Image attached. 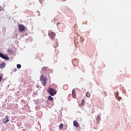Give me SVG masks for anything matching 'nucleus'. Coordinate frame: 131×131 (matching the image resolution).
<instances>
[{
	"label": "nucleus",
	"mask_w": 131,
	"mask_h": 131,
	"mask_svg": "<svg viewBox=\"0 0 131 131\" xmlns=\"http://www.w3.org/2000/svg\"><path fill=\"white\" fill-rule=\"evenodd\" d=\"M40 81H41V84L43 86H46L47 84V78L45 77V75H41L40 76Z\"/></svg>",
	"instance_id": "nucleus-1"
},
{
	"label": "nucleus",
	"mask_w": 131,
	"mask_h": 131,
	"mask_svg": "<svg viewBox=\"0 0 131 131\" xmlns=\"http://www.w3.org/2000/svg\"><path fill=\"white\" fill-rule=\"evenodd\" d=\"M48 93L51 95V96H55L57 93V92L55 89L50 88L48 90Z\"/></svg>",
	"instance_id": "nucleus-2"
},
{
	"label": "nucleus",
	"mask_w": 131,
	"mask_h": 131,
	"mask_svg": "<svg viewBox=\"0 0 131 131\" xmlns=\"http://www.w3.org/2000/svg\"><path fill=\"white\" fill-rule=\"evenodd\" d=\"M17 28L18 29L19 32H23V31L26 30V27L24 25L21 24H19Z\"/></svg>",
	"instance_id": "nucleus-3"
},
{
	"label": "nucleus",
	"mask_w": 131,
	"mask_h": 131,
	"mask_svg": "<svg viewBox=\"0 0 131 131\" xmlns=\"http://www.w3.org/2000/svg\"><path fill=\"white\" fill-rule=\"evenodd\" d=\"M49 35L50 37V38L52 39V40H54V39L56 38V34L55 33L51 32L49 33Z\"/></svg>",
	"instance_id": "nucleus-4"
},
{
	"label": "nucleus",
	"mask_w": 131,
	"mask_h": 131,
	"mask_svg": "<svg viewBox=\"0 0 131 131\" xmlns=\"http://www.w3.org/2000/svg\"><path fill=\"white\" fill-rule=\"evenodd\" d=\"M72 62L73 64V66H75V67H76V66L78 65V60L76 59V58L73 59L72 60Z\"/></svg>",
	"instance_id": "nucleus-5"
},
{
	"label": "nucleus",
	"mask_w": 131,
	"mask_h": 131,
	"mask_svg": "<svg viewBox=\"0 0 131 131\" xmlns=\"http://www.w3.org/2000/svg\"><path fill=\"white\" fill-rule=\"evenodd\" d=\"M0 57L5 60H9V56L8 55H5L3 53H0Z\"/></svg>",
	"instance_id": "nucleus-6"
},
{
	"label": "nucleus",
	"mask_w": 131,
	"mask_h": 131,
	"mask_svg": "<svg viewBox=\"0 0 131 131\" xmlns=\"http://www.w3.org/2000/svg\"><path fill=\"white\" fill-rule=\"evenodd\" d=\"M10 121V120H9V116H6V120H3V123L4 124H6L7 122H9Z\"/></svg>",
	"instance_id": "nucleus-7"
},
{
	"label": "nucleus",
	"mask_w": 131,
	"mask_h": 131,
	"mask_svg": "<svg viewBox=\"0 0 131 131\" xmlns=\"http://www.w3.org/2000/svg\"><path fill=\"white\" fill-rule=\"evenodd\" d=\"M7 53L9 55H12V54H13V53H14V52L13 51L12 49H7Z\"/></svg>",
	"instance_id": "nucleus-8"
},
{
	"label": "nucleus",
	"mask_w": 131,
	"mask_h": 131,
	"mask_svg": "<svg viewBox=\"0 0 131 131\" xmlns=\"http://www.w3.org/2000/svg\"><path fill=\"white\" fill-rule=\"evenodd\" d=\"M48 70H49V68L47 67H44L43 68H42V69H41V71L42 72H43L45 71H48Z\"/></svg>",
	"instance_id": "nucleus-9"
},
{
	"label": "nucleus",
	"mask_w": 131,
	"mask_h": 131,
	"mask_svg": "<svg viewBox=\"0 0 131 131\" xmlns=\"http://www.w3.org/2000/svg\"><path fill=\"white\" fill-rule=\"evenodd\" d=\"M73 124H74V126H76V127H78V126H79L78 122L76 121H74Z\"/></svg>",
	"instance_id": "nucleus-10"
},
{
	"label": "nucleus",
	"mask_w": 131,
	"mask_h": 131,
	"mask_svg": "<svg viewBox=\"0 0 131 131\" xmlns=\"http://www.w3.org/2000/svg\"><path fill=\"white\" fill-rule=\"evenodd\" d=\"M72 95L73 98H75L76 97V95L75 94V90H73Z\"/></svg>",
	"instance_id": "nucleus-11"
},
{
	"label": "nucleus",
	"mask_w": 131,
	"mask_h": 131,
	"mask_svg": "<svg viewBox=\"0 0 131 131\" xmlns=\"http://www.w3.org/2000/svg\"><path fill=\"white\" fill-rule=\"evenodd\" d=\"M5 66H6V63H5L4 62L0 64V68H1L2 69L5 68Z\"/></svg>",
	"instance_id": "nucleus-12"
},
{
	"label": "nucleus",
	"mask_w": 131,
	"mask_h": 131,
	"mask_svg": "<svg viewBox=\"0 0 131 131\" xmlns=\"http://www.w3.org/2000/svg\"><path fill=\"white\" fill-rule=\"evenodd\" d=\"M96 120L97 121V122H99V121H100V120H101V117L100 116V115H98Z\"/></svg>",
	"instance_id": "nucleus-13"
},
{
	"label": "nucleus",
	"mask_w": 131,
	"mask_h": 131,
	"mask_svg": "<svg viewBox=\"0 0 131 131\" xmlns=\"http://www.w3.org/2000/svg\"><path fill=\"white\" fill-rule=\"evenodd\" d=\"M63 123H61L59 125V129L62 130V129H63Z\"/></svg>",
	"instance_id": "nucleus-14"
},
{
	"label": "nucleus",
	"mask_w": 131,
	"mask_h": 131,
	"mask_svg": "<svg viewBox=\"0 0 131 131\" xmlns=\"http://www.w3.org/2000/svg\"><path fill=\"white\" fill-rule=\"evenodd\" d=\"M86 97H87V98H90V97H91V93H90V92H86Z\"/></svg>",
	"instance_id": "nucleus-15"
},
{
	"label": "nucleus",
	"mask_w": 131,
	"mask_h": 131,
	"mask_svg": "<svg viewBox=\"0 0 131 131\" xmlns=\"http://www.w3.org/2000/svg\"><path fill=\"white\" fill-rule=\"evenodd\" d=\"M48 100H49V101H53L54 98H53V97H52L51 96H49L48 97Z\"/></svg>",
	"instance_id": "nucleus-16"
},
{
	"label": "nucleus",
	"mask_w": 131,
	"mask_h": 131,
	"mask_svg": "<svg viewBox=\"0 0 131 131\" xmlns=\"http://www.w3.org/2000/svg\"><path fill=\"white\" fill-rule=\"evenodd\" d=\"M17 68H18V69H20V68H21V64H17Z\"/></svg>",
	"instance_id": "nucleus-17"
},
{
	"label": "nucleus",
	"mask_w": 131,
	"mask_h": 131,
	"mask_svg": "<svg viewBox=\"0 0 131 131\" xmlns=\"http://www.w3.org/2000/svg\"><path fill=\"white\" fill-rule=\"evenodd\" d=\"M81 103H82V105H83L84 104V103H85V101L84 100V99L82 100Z\"/></svg>",
	"instance_id": "nucleus-18"
},
{
	"label": "nucleus",
	"mask_w": 131,
	"mask_h": 131,
	"mask_svg": "<svg viewBox=\"0 0 131 131\" xmlns=\"http://www.w3.org/2000/svg\"><path fill=\"white\" fill-rule=\"evenodd\" d=\"M57 40H56L55 42H56V45L54 46V48H57V47H58V44L57 43Z\"/></svg>",
	"instance_id": "nucleus-19"
},
{
	"label": "nucleus",
	"mask_w": 131,
	"mask_h": 131,
	"mask_svg": "<svg viewBox=\"0 0 131 131\" xmlns=\"http://www.w3.org/2000/svg\"><path fill=\"white\" fill-rule=\"evenodd\" d=\"M16 71H17V68H14L13 69V72H16Z\"/></svg>",
	"instance_id": "nucleus-20"
},
{
	"label": "nucleus",
	"mask_w": 131,
	"mask_h": 131,
	"mask_svg": "<svg viewBox=\"0 0 131 131\" xmlns=\"http://www.w3.org/2000/svg\"><path fill=\"white\" fill-rule=\"evenodd\" d=\"M3 7H2L1 6H0V12H2V11H3Z\"/></svg>",
	"instance_id": "nucleus-21"
},
{
	"label": "nucleus",
	"mask_w": 131,
	"mask_h": 131,
	"mask_svg": "<svg viewBox=\"0 0 131 131\" xmlns=\"http://www.w3.org/2000/svg\"><path fill=\"white\" fill-rule=\"evenodd\" d=\"M2 79H3V78H2V76H0V81H2Z\"/></svg>",
	"instance_id": "nucleus-22"
},
{
	"label": "nucleus",
	"mask_w": 131,
	"mask_h": 131,
	"mask_svg": "<svg viewBox=\"0 0 131 131\" xmlns=\"http://www.w3.org/2000/svg\"><path fill=\"white\" fill-rule=\"evenodd\" d=\"M41 4H42V2H41Z\"/></svg>",
	"instance_id": "nucleus-23"
},
{
	"label": "nucleus",
	"mask_w": 131,
	"mask_h": 131,
	"mask_svg": "<svg viewBox=\"0 0 131 131\" xmlns=\"http://www.w3.org/2000/svg\"><path fill=\"white\" fill-rule=\"evenodd\" d=\"M39 2H40V0H39Z\"/></svg>",
	"instance_id": "nucleus-24"
}]
</instances>
